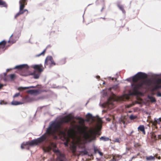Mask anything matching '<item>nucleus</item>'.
I'll return each mask as SVG.
<instances>
[{"instance_id": "obj_56", "label": "nucleus", "mask_w": 161, "mask_h": 161, "mask_svg": "<svg viewBox=\"0 0 161 161\" xmlns=\"http://www.w3.org/2000/svg\"><path fill=\"white\" fill-rule=\"evenodd\" d=\"M98 129H99V130L100 129V127H99V128H98Z\"/></svg>"}, {"instance_id": "obj_27", "label": "nucleus", "mask_w": 161, "mask_h": 161, "mask_svg": "<svg viewBox=\"0 0 161 161\" xmlns=\"http://www.w3.org/2000/svg\"><path fill=\"white\" fill-rule=\"evenodd\" d=\"M135 94V93L134 92H132L131 93H129L128 95H125L124 96V97L126 99H129V96L130 95H132Z\"/></svg>"}, {"instance_id": "obj_37", "label": "nucleus", "mask_w": 161, "mask_h": 161, "mask_svg": "<svg viewBox=\"0 0 161 161\" xmlns=\"http://www.w3.org/2000/svg\"><path fill=\"white\" fill-rule=\"evenodd\" d=\"M82 153H83L84 155H87L88 153L87 151L86 150L82 151Z\"/></svg>"}, {"instance_id": "obj_33", "label": "nucleus", "mask_w": 161, "mask_h": 161, "mask_svg": "<svg viewBox=\"0 0 161 161\" xmlns=\"http://www.w3.org/2000/svg\"><path fill=\"white\" fill-rule=\"evenodd\" d=\"M118 6L119 7V8L121 10L123 13H125V11L123 7V6H120L119 5H118Z\"/></svg>"}, {"instance_id": "obj_23", "label": "nucleus", "mask_w": 161, "mask_h": 161, "mask_svg": "<svg viewBox=\"0 0 161 161\" xmlns=\"http://www.w3.org/2000/svg\"><path fill=\"white\" fill-rule=\"evenodd\" d=\"M109 140V138L108 137H105V136H102L100 138V140H102L104 142L108 141Z\"/></svg>"}, {"instance_id": "obj_35", "label": "nucleus", "mask_w": 161, "mask_h": 161, "mask_svg": "<svg viewBox=\"0 0 161 161\" xmlns=\"http://www.w3.org/2000/svg\"><path fill=\"white\" fill-rule=\"evenodd\" d=\"M20 95V93H17L15 94L13 96V97H18Z\"/></svg>"}, {"instance_id": "obj_13", "label": "nucleus", "mask_w": 161, "mask_h": 161, "mask_svg": "<svg viewBox=\"0 0 161 161\" xmlns=\"http://www.w3.org/2000/svg\"><path fill=\"white\" fill-rule=\"evenodd\" d=\"M125 119L124 118H120L119 120V124L121 125H123V126L124 128H125L126 123H125V121L124 120Z\"/></svg>"}, {"instance_id": "obj_25", "label": "nucleus", "mask_w": 161, "mask_h": 161, "mask_svg": "<svg viewBox=\"0 0 161 161\" xmlns=\"http://www.w3.org/2000/svg\"><path fill=\"white\" fill-rule=\"evenodd\" d=\"M11 104L13 105H17L22 104V103L16 101H13L11 102Z\"/></svg>"}, {"instance_id": "obj_14", "label": "nucleus", "mask_w": 161, "mask_h": 161, "mask_svg": "<svg viewBox=\"0 0 161 161\" xmlns=\"http://www.w3.org/2000/svg\"><path fill=\"white\" fill-rule=\"evenodd\" d=\"M155 159V157L154 156H150L146 157V159L147 161H154Z\"/></svg>"}, {"instance_id": "obj_58", "label": "nucleus", "mask_w": 161, "mask_h": 161, "mask_svg": "<svg viewBox=\"0 0 161 161\" xmlns=\"http://www.w3.org/2000/svg\"><path fill=\"white\" fill-rule=\"evenodd\" d=\"M4 80H5V81H6V79H4Z\"/></svg>"}, {"instance_id": "obj_41", "label": "nucleus", "mask_w": 161, "mask_h": 161, "mask_svg": "<svg viewBox=\"0 0 161 161\" xmlns=\"http://www.w3.org/2000/svg\"><path fill=\"white\" fill-rule=\"evenodd\" d=\"M106 120L107 121H109L111 120V119L109 118H106Z\"/></svg>"}, {"instance_id": "obj_11", "label": "nucleus", "mask_w": 161, "mask_h": 161, "mask_svg": "<svg viewBox=\"0 0 161 161\" xmlns=\"http://www.w3.org/2000/svg\"><path fill=\"white\" fill-rule=\"evenodd\" d=\"M29 75H33V78L36 79H39L40 77L39 74H36L35 71H34L33 73L29 74Z\"/></svg>"}, {"instance_id": "obj_46", "label": "nucleus", "mask_w": 161, "mask_h": 161, "mask_svg": "<svg viewBox=\"0 0 161 161\" xmlns=\"http://www.w3.org/2000/svg\"><path fill=\"white\" fill-rule=\"evenodd\" d=\"M157 120H158L159 121H160V122H161V118H159L158 119H157Z\"/></svg>"}, {"instance_id": "obj_19", "label": "nucleus", "mask_w": 161, "mask_h": 161, "mask_svg": "<svg viewBox=\"0 0 161 161\" xmlns=\"http://www.w3.org/2000/svg\"><path fill=\"white\" fill-rule=\"evenodd\" d=\"M27 65L25 64H21L20 65H17L15 66L14 69H21L24 68L25 66Z\"/></svg>"}, {"instance_id": "obj_60", "label": "nucleus", "mask_w": 161, "mask_h": 161, "mask_svg": "<svg viewBox=\"0 0 161 161\" xmlns=\"http://www.w3.org/2000/svg\"><path fill=\"white\" fill-rule=\"evenodd\" d=\"M105 84L104 82L103 83V84Z\"/></svg>"}, {"instance_id": "obj_49", "label": "nucleus", "mask_w": 161, "mask_h": 161, "mask_svg": "<svg viewBox=\"0 0 161 161\" xmlns=\"http://www.w3.org/2000/svg\"><path fill=\"white\" fill-rule=\"evenodd\" d=\"M96 77L98 79L100 78V76H97Z\"/></svg>"}, {"instance_id": "obj_39", "label": "nucleus", "mask_w": 161, "mask_h": 161, "mask_svg": "<svg viewBox=\"0 0 161 161\" xmlns=\"http://www.w3.org/2000/svg\"><path fill=\"white\" fill-rule=\"evenodd\" d=\"M157 96L158 97H161V93L159 92H158L157 94Z\"/></svg>"}, {"instance_id": "obj_36", "label": "nucleus", "mask_w": 161, "mask_h": 161, "mask_svg": "<svg viewBox=\"0 0 161 161\" xmlns=\"http://www.w3.org/2000/svg\"><path fill=\"white\" fill-rule=\"evenodd\" d=\"M114 141V142H119V143L120 142V140L118 138H116L115 139Z\"/></svg>"}, {"instance_id": "obj_43", "label": "nucleus", "mask_w": 161, "mask_h": 161, "mask_svg": "<svg viewBox=\"0 0 161 161\" xmlns=\"http://www.w3.org/2000/svg\"><path fill=\"white\" fill-rule=\"evenodd\" d=\"M22 76H26L28 75H21Z\"/></svg>"}, {"instance_id": "obj_50", "label": "nucleus", "mask_w": 161, "mask_h": 161, "mask_svg": "<svg viewBox=\"0 0 161 161\" xmlns=\"http://www.w3.org/2000/svg\"><path fill=\"white\" fill-rule=\"evenodd\" d=\"M3 102H0V104H3Z\"/></svg>"}, {"instance_id": "obj_53", "label": "nucleus", "mask_w": 161, "mask_h": 161, "mask_svg": "<svg viewBox=\"0 0 161 161\" xmlns=\"http://www.w3.org/2000/svg\"><path fill=\"white\" fill-rule=\"evenodd\" d=\"M132 161V159H130L129 161Z\"/></svg>"}, {"instance_id": "obj_29", "label": "nucleus", "mask_w": 161, "mask_h": 161, "mask_svg": "<svg viewBox=\"0 0 161 161\" xmlns=\"http://www.w3.org/2000/svg\"><path fill=\"white\" fill-rule=\"evenodd\" d=\"M23 14V12H20L19 11V12H18L14 16L15 18H16L18 16H19V15L22 14Z\"/></svg>"}, {"instance_id": "obj_4", "label": "nucleus", "mask_w": 161, "mask_h": 161, "mask_svg": "<svg viewBox=\"0 0 161 161\" xmlns=\"http://www.w3.org/2000/svg\"><path fill=\"white\" fill-rule=\"evenodd\" d=\"M47 138V137L45 134L43 135L41 137L38 138L36 139H35L32 140L30 142H25L23 143L21 146L22 149L26 148V149H29V147H26L27 146L29 145L30 146L36 145L39 143H41L44 141Z\"/></svg>"}, {"instance_id": "obj_7", "label": "nucleus", "mask_w": 161, "mask_h": 161, "mask_svg": "<svg viewBox=\"0 0 161 161\" xmlns=\"http://www.w3.org/2000/svg\"><path fill=\"white\" fill-rule=\"evenodd\" d=\"M119 100V98L115 95H113L110 97L108 99V104L112 105L113 104V102L117 101Z\"/></svg>"}, {"instance_id": "obj_31", "label": "nucleus", "mask_w": 161, "mask_h": 161, "mask_svg": "<svg viewBox=\"0 0 161 161\" xmlns=\"http://www.w3.org/2000/svg\"><path fill=\"white\" fill-rule=\"evenodd\" d=\"M45 51H46V49L44 50L41 53H40L39 54L36 55V57H39V56H41V55H44V53L45 52Z\"/></svg>"}, {"instance_id": "obj_12", "label": "nucleus", "mask_w": 161, "mask_h": 161, "mask_svg": "<svg viewBox=\"0 0 161 161\" xmlns=\"http://www.w3.org/2000/svg\"><path fill=\"white\" fill-rule=\"evenodd\" d=\"M47 61H50L51 62V64H53L54 65L55 64L51 56H48L46 58L45 62V64L47 63Z\"/></svg>"}, {"instance_id": "obj_47", "label": "nucleus", "mask_w": 161, "mask_h": 161, "mask_svg": "<svg viewBox=\"0 0 161 161\" xmlns=\"http://www.w3.org/2000/svg\"><path fill=\"white\" fill-rule=\"evenodd\" d=\"M98 121L99 123H101L102 122V120L100 119H98Z\"/></svg>"}, {"instance_id": "obj_42", "label": "nucleus", "mask_w": 161, "mask_h": 161, "mask_svg": "<svg viewBox=\"0 0 161 161\" xmlns=\"http://www.w3.org/2000/svg\"><path fill=\"white\" fill-rule=\"evenodd\" d=\"M25 11H27V13H28V11L27 9H24V10H23V11H21V12H23V14Z\"/></svg>"}, {"instance_id": "obj_10", "label": "nucleus", "mask_w": 161, "mask_h": 161, "mask_svg": "<svg viewBox=\"0 0 161 161\" xmlns=\"http://www.w3.org/2000/svg\"><path fill=\"white\" fill-rule=\"evenodd\" d=\"M136 75H138L137 76L140 80L143 79L147 77V75L146 74L141 72L137 73Z\"/></svg>"}, {"instance_id": "obj_48", "label": "nucleus", "mask_w": 161, "mask_h": 161, "mask_svg": "<svg viewBox=\"0 0 161 161\" xmlns=\"http://www.w3.org/2000/svg\"><path fill=\"white\" fill-rule=\"evenodd\" d=\"M136 158V156H133L131 158V159H132V160L133 158Z\"/></svg>"}, {"instance_id": "obj_22", "label": "nucleus", "mask_w": 161, "mask_h": 161, "mask_svg": "<svg viewBox=\"0 0 161 161\" xmlns=\"http://www.w3.org/2000/svg\"><path fill=\"white\" fill-rule=\"evenodd\" d=\"M160 121H159L158 120H157V119L156 118H155L154 119V121L153 123V124L155 126L157 124H160Z\"/></svg>"}, {"instance_id": "obj_55", "label": "nucleus", "mask_w": 161, "mask_h": 161, "mask_svg": "<svg viewBox=\"0 0 161 161\" xmlns=\"http://www.w3.org/2000/svg\"><path fill=\"white\" fill-rule=\"evenodd\" d=\"M112 80H114V78H112Z\"/></svg>"}, {"instance_id": "obj_32", "label": "nucleus", "mask_w": 161, "mask_h": 161, "mask_svg": "<svg viewBox=\"0 0 161 161\" xmlns=\"http://www.w3.org/2000/svg\"><path fill=\"white\" fill-rule=\"evenodd\" d=\"M86 116L87 117H88V118L90 119L92 118V115L91 114L88 113L86 115Z\"/></svg>"}, {"instance_id": "obj_17", "label": "nucleus", "mask_w": 161, "mask_h": 161, "mask_svg": "<svg viewBox=\"0 0 161 161\" xmlns=\"http://www.w3.org/2000/svg\"><path fill=\"white\" fill-rule=\"evenodd\" d=\"M9 76L11 81H14L16 78V75L15 74H11Z\"/></svg>"}, {"instance_id": "obj_5", "label": "nucleus", "mask_w": 161, "mask_h": 161, "mask_svg": "<svg viewBox=\"0 0 161 161\" xmlns=\"http://www.w3.org/2000/svg\"><path fill=\"white\" fill-rule=\"evenodd\" d=\"M153 83L154 86L153 88V90L161 87V79H158L153 80Z\"/></svg>"}, {"instance_id": "obj_59", "label": "nucleus", "mask_w": 161, "mask_h": 161, "mask_svg": "<svg viewBox=\"0 0 161 161\" xmlns=\"http://www.w3.org/2000/svg\"><path fill=\"white\" fill-rule=\"evenodd\" d=\"M127 80H129V79H127Z\"/></svg>"}, {"instance_id": "obj_34", "label": "nucleus", "mask_w": 161, "mask_h": 161, "mask_svg": "<svg viewBox=\"0 0 161 161\" xmlns=\"http://www.w3.org/2000/svg\"><path fill=\"white\" fill-rule=\"evenodd\" d=\"M6 44V42L4 41H2L0 42V45L3 46L4 47Z\"/></svg>"}, {"instance_id": "obj_2", "label": "nucleus", "mask_w": 161, "mask_h": 161, "mask_svg": "<svg viewBox=\"0 0 161 161\" xmlns=\"http://www.w3.org/2000/svg\"><path fill=\"white\" fill-rule=\"evenodd\" d=\"M73 118L72 116L68 115L61 118L59 120L52 122L47 129L46 133L49 135L54 134L56 131H58L62 124L69 122Z\"/></svg>"}, {"instance_id": "obj_16", "label": "nucleus", "mask_w": 161, "mask_h": 161, "mask_svg": "<svg viewBox=\"0 0 161 161\" xmlns=\"http://www.w3.org/2000/svg\"><path fill=\"white\" fill-rule=\"evenodd\" d=\"M35 86H31L27 87H19L18 88L19 90H25L26 89H28L31 88H35Z\"/></svg>"}, {"instance_id": "obj_21", "label": "nucleus", "mask_w": 161, "mask_h": 161, "mask_svg": "<svg viewBox=\"0 0 161 161\" xmlns=\"http://www.w3.org/2000/svg\"><path fill=\"white\" fill-rule=\"evenodd\" d=\"M137 76L138 75H137L136 74L135 75L133 76L132 78V80L133 82H136L138 80H140Z\"/></svg>"}, {"instance_id": "obj_45", "label": "nucleus", "mask_w": 161, "mask_h": 161, "mask_svg": "<svg viewBox=\"0 0 161 161\" xmlns=\"http://www.w3.org/2000/svg\"><path fill=\"white\" fill-rule=\"evenodd\" d=\"M3 85L2 84H0V89L2 88V87H3Z\"/></svg>"}, {"instance_id": "obj_1", "label": "nucleus", "mask_w": 161, "mask_h": 161, "mask_svg": "<svg viewBox=\"0 0 161 161\" xmlns=\"http://www.w3.org/2000/svg\"><path fill=\"white\" fill-rule=\"evenodd\" d=\"M60 134L66 140L64 143L65 146L67 147L68 143L70 142V148L73 153H75L76 147L81 140L80 137L77 135L76 131L74 129H71L67 131L66 130L60 131Z\"/></svg>"}, {"instance_id": "obj_30", "label": "nucleus", "mask_w": 161, "mask_h": 161, "mask_svg": "<svg viewBox=\"0 0 161 161\" xmlns=\"http://www.w3.org/2000/svg\"><path fill=\"white\" fill-rule=\"evenodd\" d=\"M94 150L95 153H98V151H99L97 148L96 147H94Z\"/></svg>"}, {"instance_id": "obj_38", "label": "nucleus", "mask_w": 161, "mask_h": 161, "mask_svg": "<svg viewBox=\"0 0 161 161\" xmlns=\"http://www.w3.org/2000/svg\"><path fill=\"white\" fill-rule=\"evenodd\" d=\"M26 0H20L19 1H21L22 3L25 4Z\"/></svg>"}, {"instance_id": "obj_52", "label": "nucleus", "mask_w": 161, "mask_h": 161, "mask_svg": "<svg viewBox=\"0 0 161 161\" xmlns=\"http://www.w3.org/2000/svg\"><path fill=\"white\" fill-rule=\"evenodd\" d=\"M133 132V131H132L131 132V133H130V135H131V134H132Z\"/></svg>"}, {"instance_id": "obj_57", "label": "nucleus", "mask_w": 161, "mask_h": 161, "mask_svg": "<svg viewBox=\"0 0 161 161\" xmlns=\"http://www.w3.org/2000/svg\"><path fill=\"white\" fill-rule=\"evenodd\" d=\"M12 35H12L10 37H11L12 36Z\"/></svg>"}, {"instance_id": "obj_44", "label": "nucleus", "mask_w": 161, "mask_h": 161, "mask_svg": "<svg viewBox=\"0 0 161 161\" xmlns=\"http://www.w3.org/2000/svg\"><path fill=\"white\" fill-rule=\"evenodd\" d=\"M50 149H45V151L46 152H48L49 151Z\"/></svg>"}, {"instance_id": "obj_18", "label": "nucleus", "mask_w": 161, "mask_h": 161, "mask_svg": "<svg viewBox=\"0 0 161 161\" xmlns=\"http://www.w3.org/2000/svg\"><path fill=\"white\" fill-rule=\"evenodd\" d=\"M38 92V91L36 90H29L27 91V92L29 94H33L36 93Z\"/></svg>"}, {"instance_id": "obj_40", "label": "nucleus", "mask_w": 161, "mask_h": 161, "mask_svg": "<svg viewBox=\"0 0 161 161\" xmlns=\"http://www.w3.org/2000/svg\"><path fill=\"white\" fill-rule=\"evenodd\" d=\"M98 153L101 156H102L103 155V153L101 152L100 151H98Z\"/></svg>"}, {"instance_id": "obj_54", "label": "nucleus", "mask_w": 161, "mask_h": 161, "mask_svg": "<svg viewBox=\"0 0 161 161\" xmlns=\"http://www.w3.org/2000/svg\"><path fill=\"white\" fill-rule=\"evenodd\" d=\"M86 121H89V119H86Z\"/></svg>"}, {"instance_id": "obj_15", "label": "nucleus", "mask_w": 161, "mask_h": 161, "mask_svg": "<svg viewBox=\"0 0 161 161\" xmlns=\"http://www.w3.org/2000/svg\"><path fill=\"white\" fill-rule=\"evenodd\" d=\"M138 130H140V131H141L144 134H145V128L144 126L143 125H140L138 127Z\"/></svg>"}, {"instance_id": "obj_6", "label": "nucleus", "mask_w": 161, "mask_h": 161, "mask_svg": "<svg viewBox=\"0 0 161 161\" xmlns=\"http://www.w3.org/2000/svg\"><path fill=\"white\" fill-rule=\"evenodd\" d=\"M54 152L56 153L58 157L57 160L58 161H64L65 160V158L64 155L61 153L58 149H55L54 150Z\"/></svg>"}, {"instance_id": "obj_24", "label": "nucleus", "mask_w": 161, "mask_h": 161, "mask_svg": "<svg viewBox=\"0 0 161 161\" xmlns=\"http://www.w3.org/2000/svg\"><path fill=\"white\" fill-rule=\"evenodd\" d=\"M0 5H2V6L6 8L7 7V5L6 3L2 0H0Z\"/></svg>"}, {"instance_id": "obj_3", "label": "nucleus", "mask_w": 161, "mask_h": 161, "mask_svg": "<svg viewBox=\"0 0 161 161\" xmlns=\"http://www.w3.org/2000/svg\"><path fill=\"white\" fill-rule=\"evenodd\" d=\"M78 119H79V124L81 125V133L83 137L86 139L89 142L95 140L96 136L94 134V132L92 130H90L89 132L86 131L87 127L84 125V120L83 119L78 117Z\"/></svg>"}, {"instance_id": "obj_20", "label": "nucleus", "mask_w": 161, "mask_h": 161, "mask_svg": "<svg viewBox=\"0 0 161 161\" xmlns=\"http://www.w3.org/2000/svg\"><path fill=\"white\" fill-rule=\"evenodd\" d=\"M19 3L20 4L19 11L21 12L25 7V4L22 3L21 1H19Z\"/></svg>"}, {"instance_id": "obj_26", "label": "nucleus", "mask_w": 161, "mask_h": 161, "mask_svg": "<svg viewBox=\"0 0 161 161\" xmlns=\"http://www.w3.org/2000/svg\"><path fill=\"white\" fill-rule=\"evenodd\" d=\"M148 97L152 103L156 101V100L155 98L152 96H148Z\"/></svg>"}, {"instance_id": "obj_9", "label": "nucleus", "mask_w": 161, "mask_h": 161, "mask_svg": "<svg viewBox=\"0 0 161 161\" xmlns=\"http://www.w3.org/2000/svg\"><path fill=\"white\" fill-rule=\"evenodd\" d=\"M32 67L35 69L37 70L39 72H41L43 71V69L42 68V65L41 64L40 65H34Z\"/></svg>"}, {"instance_id": "obj_28", "label": "nucleus", "mask_w": 161, "mask_h": 161, "mask_svg": "<svg viewBox=\"0 0 161 161\" xmlns=\"http://www.w3.org/2000/svg\"><path fill=\"white\" fill-rule=\"evenodd\" d=\"M137 117L136 116H134L133 115H131L130 116V119L131 120H133L136 118Z\"/></svg>"}, {"instance_id": "obj_8", "label": "nucleus", "mask_w": 161, "mask_h": 161, "mask_svg": "<svg viewBox=\"0 0 161 161\" xmlns=\"http://www.w3.org/2000/svg\"><path fill=\"white\" fill-rule=\"evenodd\" d=\"M144 84H146L148 86H151L153 85V80H151L149 79H147L145 80L142 81L141 82V83L138 86H135V88H139L140 87H141Z\"/></svg>"}, {"instance_id": "obj_51", "label": "nucleus", "mask_w": 161, "mask_h": 161, "mask_svg": "<svg viewBox=\"0 0 161 161\" xmlns=\"http://www.w3.org/2000/svg\"><path fill=\"white\" fill-rule=\"evenodd\" d=\"M160 158H161V157H160L159 156V157H158V159H160Z\"/></svg>"}]
</instances>
